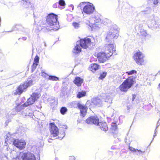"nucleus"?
Returning a JSON list of instances; mask_svg holds the SVG:
<instances>
[{
    "label": "nucleus",
    "mask_w": 160,
    "mask_h": 160,
    "mask_svg": "<svg viewBox=\"0 0 160 160\" xmlns=\"http://www.w3.org/2000/svg\"><path fill=\"white\" fill-rule=\"evenodd\" d=\"M47 23L42 25V29L48 31L52 30H57L59 28V22L58 21L57 15L51 13L47 16Z\"/></svg>",
    "instance_id": "obj_1"
},
{
    "label": "nucleus",
    "mask_w": 160,
    "mask_h": 160,
    "mask_svg": "<svg viewBox=\"0 0 160 160\" xmlns=\"http://www.w3.org/2000/svg\"><path fill=\"white\" fill-rule=\"evenodd\" d=\"M135 79V77H128L119 86V90L122 92H127L136 83Z\"/></svg>",
    "instance_id": "obj_2"
},
{
    "label": "nucleus",
    "mask_w": 160,
    "mask_h": 160,
    "mask_svg": "<svg viewBox=\"0 0 160 160\" xmlns=\"http://www.w3.org/2000/svg\"><path fill=\"white\" fill-rule=\"evenodd\" d=\"M33 84V80L32 79L27 80L18 85L14 93V95H21L23 92H25L27 89Z\"/></svg>",
    "instance_id": "obj_3"
},
{
    "label": "nucleus",
    "mask_w": 160,
    "mask_h": 160,
    "mask_svg": "<svg viewBox=\"0 0 160 160\" xmlns=\"http://www.w3.org/2000/svg\"><path fill=\"white\" fill-rule=\"evenodd\" d=\"M112 55V52L111 51H104L95 53V56L97 57L99 63H103L105 62Z\"/></svg>",
    "instance_id": "obj_4"
},
{
    "label": "nucleus",
    "mask_w": 160,
    "mask_h": 160,
    "mask_svg": "<svg viewBox=\"0 0 160 160\" xmlns=\"http://www.w3.org/2000/svg\"><path fill=\"white\" fill-rule=\"evenodd\" d=\"M91 42L89 38H85L81 39L79 42H77L76 45L73 50H81V48L83 49H90Z\"/></svg>",
    "instance_id": "obj_5"
},
{
    "label": "nucleus",
    "mask_w": 160,
    "mask_h": 160,
    "mask_svg": "<svg viewBox=\"0 0 160 160\" xmlns=\"http://www.w3.org/2000/svg\"><path fill=\"white\" fill-rule=\"evenodd\" d=\"M49 130L51 134L54 137L58 136V137L60 138H62L65 135V133L62 132L59 133V130L55 124L54 122L51 123L49 124Z\"/></svg>",
    "instance_id": "obj_6"
},
{
    "label": "nucleus",
    "mask_w": 160,
    "mask_h": 160,
    "mask_svg": "<svg viewBox=\"0 0 160 160\" xmlns=\"http://www.w3.org/2000/svg\"><path fill=\"white\" fill-rule=\"evenodd\" d=\"M119 30L117 26H113L107 34L106 39L108 41H111L113 38L117 39L118 36Z\"/></svg>",
    "instance_id": "obj_7"
},
{
    "label": "nucleus",
    "mask_w": 160,
    "mask_h": 160,
    "mask_svg": "<svg viewBox=\"0 0 160 160\" xmlns=\"http://www.w3.org/2000/svg\"><path fill=\"white\" fill-rule=\"evenodd\" d=\"M133 58L136 62L139 65H142L145 63L144 56L140 52L136 53L133 56Z\"/></svg>",
    "instance_id": "obj_8"
},
{
    "label": "nucleus",
    "mask_w": 160,
    "mask_h": 160,
    "mask_svg": "<svg viewBox=\"0 0 160 160\" xmlns=\"http://www.w3.org/2000/svg\"><path fill=\"white\" fill-rule=\"evenodd\" d=\"M102 20V16L99 14H96L94 16L90 19V21H84V22L86 24L88 25L90 28H92L93 24L95 22H100Z\"/></svg>",
    "instance_id": "obj_9"
},
{
    "label": "nucleus",
    "mask_w": 160,
    "mask_h": 160,
    "mask_svg": "<svg viewBox=\"0 0 160 160\" xmlns=\"http://www.w3.org/2000/svg\"><path fill=\"white\" fill-rule=\"evenodd\" d=\"M148 23V27L150 28L155 29H160V22L156 21L154 17L149 19Z\"/></svg>",
    "instance_id": "obj_10"
},
{
    "label": "nucleus",
    "mask_w": 160,
    "mask_h": 160,
    "mask_svg": "<svg viewBox=\"0 0 160 160\" xmlns=\"http://www.w3.org/2000/svg\"><path fill=\"white\" fill-rule=\"evenodd\" d=\"M20 156L22 160H36L35 155L31 152H20Z\"/></svg>",
    "instance_id": "obj_11"
},
{
    "label": "nucleus",
    "mask_w": 160,
    "mask_h": 160,
    "mask_svg": "<svg viewBox=\"0 0 160 160\" xmlns=\"http://www.w3.org/2000/svg\"><path fill=\"white\" fill-rule=\"evenodd\" d=\"M95 8L92 4L86 5L83 8L82 13L90 15L93 13L95 11Z\"/></svg>",
    "instance_id": "obj_12"
},
{
    "label": "nucleus",
    "mask_w": 160,
    "mask_h": 160,
    "mask_svg": "<svg viewBox=\"0 0 160 160\" xmlns=\"http://www.w3.org/2000/svg\"><path fill=\"white\" fill-rule=\"evenodd\" d=\"M13 144L19 149L22 150L25 148L26 142L22 140L15 139L13 142Z\"/></svg>",
    "instance_id": "obj_13"
},
{
    "label": "nucleus",
    "mask_w": 160,
    "mask_h": 160,
    "mask_svg": "<svg viewBox=\"0 0 160 160\" xmlns=\"http://www.w3.org/2000/svg\"><path fill=\"white\" fill-rule=\"evenodd\" d=\"M85 122L88 124L98 125L99 122V119L97 116H92L88 118L86 120Z\"/></svg>",
    "instance_id": "obj_14"
},
{
    "label": "nucleus",
    "mask_w": 160,
    "mask_h": 160,
    "mask_svg": "<svg viewBox=\"0 0 160 160\" xmlns=\"http://www.w3.org/2000/svg\"><path fill=\"white\" fill-rule=\"evenodd\" d=\"M88 104V101L86 103L84 106L79 103L78 104V107L80 110V114L83 117L85 116L87 113L88 108L86 106Z\"/></svg>",
    "instance_id": "obj_15"
},
{
    "label": "nucleus",
    "mask_w": 160,
    "mask_h": 160,
    "mask_svg": "<svg viewBox=\"0 0 160 160\" xmlns=\"http://www.w3.org/2000/svg\"><path fill=\"white\" fill-rule=\"evenodd\" d=\"M102 101L101 99L96 98L92 101L89 105V109L93 108L96 106L101 107L102 105Z\"/></svg>",
    "instance_id": "obj_16"
},
{
    "label": "nucleus",
    "mask_w": 160,
    "mask_h": 160,
    "mask_svg": "<svg viewBox=\"0 0 160 160\" xmlns=\"http://www.w3.org/2000/svg\"><path fill=\"white\" fill-rule=\"evenodd\" d=\"M88 68L90 71L94 73L101 68V66L97 63H92L90 65Z\"/></svg>",
    "instance_id": "obj_17"
},
{
    "label": "nucleus",
    "mask_w": 160,
    "mask_h": 160,
    "mask_svg": "<svg viewBox=\"0 0 160 160\" xmlns=\"http://www.w3.org/2000/svg\"><path fill=\"white\" fill-rule=\"evenodd\" d=\"M117 130L118 126L116 123L112 122L111 124V127L110 128V134L114 136L116 134V132Z\"/></svg>",
    "instance_id": "obj_18"
},
{
    "label": "nucleus",
    "mask_w": 160,
    "mask_h": 160,
    "mask_svg": "<svg viewBox=\"0 0 160 160\" xmlns=\"http://www.w3.org/2000/svg\"><path fill=\"white\" fill-rule=\"evenodd\" d=\"M39 61V58L36 56L34 58L33 63L31 66V72H33L36 69L37 66L38 65Z\"/></svg>",
    "instance_id": "obj_19"
},
{
    "label": "nucleus",
    "mask_w": 160,
    "mask_h": 160,
    "mask_svg": "<svg viewBox=\"0 0 160 160\" xmlns=\"http://www.w3.org/2000/svg\"><path fill=\"white\" fill-rule=\"evenodd\" d=\"M98 126L99 128L102 131H106L108 129L106 123L103 122H99Z\"/></svg>",
    "instance_id": "obj_20"
},
{
    "label": "nucleus",
    "mask_w": 160,
    "mask_h": 160,
    "mask_svg": "<svg viewBox=\"0 0 160 160\" xmlns=\"http://www.w3.org/2000/svg\"><path fill=\"white\" fill-rule=\"evenodd\" d=\"M83 81V79L81 78L77 77L73 80L74 83L78 86H80Z\"/></svg>",
    "instance_id": "obj_21"
},
{
    "label": "nucleus",
    "mask_w": 160,
    "mask_h": 160,
    "mask_svg": "<svg viewBox=\"0 0 160 160\" xmlns=\"http://www.w3.org/2000/svg\"><path fill=\"white\" fill-rule=\"evenodd\" d=\"M35 101L31 98L30 97L27 101L23 104L22 106L23 107H28L29 105H31L35 102Z\"/></svg>",
    "instance_id": "obj_22"
},
{
    "label": "nucleus",
    "mask_w": 160,
    "mask_h": 160,
    "mask_svg": "<svg viewBox=\"0 0 160 160\" xmlns=\"http://www.w3.org/2000/svg\"><path fill=\"white\" fill-rule=\"evenodd\" d=\"M105 49L108 50H115L116 46L114 44L108 43L105 45Z\"/></svg>",
    "instance_id": "obj_23"
},
{
    "label": "nucleus",
    "mask_w": 160,
    "mask_h": 160,
    "mask_svg": "<svg viewBox=\"0 0 160 160\" xmlns=\"http://www.w3.org/2000/svg\"><path fill=\"white\" fill-rule=\"evenodd\" d=\"M22 2L23 3V6L26 8L31 5L29 0H22Z\"/></svg>",
    "instance_id": "obj_24"
},
{
    "label": "nucleus",
    "mask_w": 160,
    "mask_h": 160,
    "mask_svg": "<svg viewBox=\"0 0 160 160\" xmlns=\"http://www.w3.org/2000/svg\"><path fill=\"white\" fill-rule=\"evenodd\" d=\"M86 92L85 91H82L78 92L77 95V97L78 98H80L84 97L86 95Z\"/></svg>",
    "instance_id": "obj_25"
},
{
    "label": "nucleus",
    "mask_w": 160,
    "mask_h": 160,
    "mask_svg": "<svg viewBox=\"0 0 160 160\" xmlns=\"http://www.w3.org/2000/svg\"><path fill=\"white\" fill-rule=\"evenodd\" d=\"M30 97L35 102L39 98V94L37 93L34 92L32 93Z\"/></svg>",
    "instance_id": "obj_26"
},
{
    "label": "nucleus",
    "mask_w": 160,
    "mask_h": 160,
    "mask_svg": "<svg viewBox=\"0 0 160 160\" xmlns=\"http://www.w3.org/2000/svg\"><path fill=\"white\" fill-rule=\"evenodd\" d=\"M47 79L51 81H56L59 80V78L55 76L49 75Z\"/></svg>",
    "instance_id": "obj_27"
},
{
    "label": "nucleus",
    "mask_w": 160,
    "mask_h": 160,
    "mask_svg": "<svg viewBox=\"0 0 160 160\" xmlns=\"http://www.w3.org/2000/svg\"><path fill=\"white\" fill-rule=\"evenodd\" d=\"M67 111L68 109L67 108L65 107H62L60 110V112L62 115L65 114Z\"/></svg>",
    "instance_id": "obj_28"
},
{
    "label": "nucleus",
    "mask_w": 160,
    "mask_h": 160,
    "mask_svg": "<svg viewBox=\"0 0 160 160\" xmlns=\"http://www.w3.org/2000/svg\"><path fill=\"white\" fill-rule=\"evenodd\" d=\"M140 32L142 36L144 37L146 36L147 34L146 31L143 29H141L140 31Z\"/></svg>",
    "instance_id": "obj_29"
},
{
    "label": "nucleus",
    "mask_w": 160,
    "mask_h": 160,
    "mask_svg": "<svg viewBox=\"0 0 160 160\" xmlns=\"http://www.w3.org/2000/svg\"><path fill=\"white\" fill-rule=\"evenodd\" d=\"M72 25L74 28L78 29L80 26V24L79 23L74 22L72 23Z\"/></svg>",
    "instance_id": "obj_30"
},
{
    "label": "nucleus",
    "mask_w": 160,
    "mask_h": 160,
    "mask_svg": "<svg viewBox=\"0 0 160 160\" xmlns=\"http://www.w3.org/2000/svg\"><path fill=\"white\" fill-rule=\"evenodd\" d=\"M126 73L128 75H130L133 74H136L137 73V71L135 70H133L127 72Z\"/></svg>",
    "instance_id": "obj_31"
},
{
    "label": "nucleus",
    "mask_w": 160,
    "mask_h": 160,
    "mask_svg": "<svg viewBox=\"0 0 160 160\" xmlns=\"http://www.w3.org/2000/svg\"><path fill=\"white\" fill-rule=\"evenodd\" d=\"M59 6L61 7H64L65 5V2L64 0H59L58 3Z\"/></svg>",
    "instance_id": "obj_32"
},
{
    "label": "nucleus",
    "mask_w": 160,
    "mask_h": 160,
    "mask_svg": "<svg viewBox=\"0 0 160 160\" xmlns=\"http://www.w3.org/2000/svg\"><path fill=\"white\" fill-rule=\"evenodd\" d=\"M147 149V148L146 147H144L143 148H142V150L137 149L136 151H138L140 153H144Z\"/></svg>",
    "instance_id": "obj_33"
},
{
    "label": "nucleus",
    "mask_w": 160,
    "mask_h": 160,
    "mask_svg": "<svg viewBox=\"0 0 160 160\" xmlns=\"http://www.w3.org/2000/svg\"><path fill=\"white\" fill-rule=\"evenodd\" d=\"M107 75V73L106 72H103L101 73L99 78L100 79H102L105 77Z\"/></svg>",
    "instance_id": "obj_34"
},
{
    "label": "nucleus",
    "mask_w": 160,
    "mask_h": 160,
    "mask_svg": "<svg viewBox=\"0 0 160 160\" xmlns=\"http://www.w3.org/2000/svg\"><path fill=\"white\" fill-rule=\"evenodd\" d=\"M41 76L44 78H46L47 79L48 76V75L46 73L42 71L41 72Z\"/></svg>",
    "instance_id": "obj_35"
},
{
    "label": "nucleus",
    "mask_w": 160,
    "mask_h": 160,
    "mask_svg": "<svg viewBox=\"0 0 160 160\" xmlns=\"http://www.w3.org/2000/svg\"><path fill=\"white\" fill-rule=\"evenodd\" d=\"M16 27V28L18 29L19 30L24 31V28L21 25H17Z\"/></svg>",
    "instance_id": "obj_36"
},
{
    "label": "nucleus",
    "mask_w": 160,
    "mask_h": 160,
    "mask_svg": "<svg viewBox=\"0 0 160 160\" xmlns=\"http://www.w3.org/2000/svg\"><path fill=\"white\" fill-rule=\"evenodd\" d=\"M52 7L54 8H58L60 9H61V7L59 6V5L58 2H56L53 4Z\"/></svg>",
    "instance_id": "obj_37"
},
{
    "label": "nucleus",
    "mask_w": 160,
    "mask_h": 160,
    "mask_svg": "<svg viewBox=\"0 0 160 160\" xmlns=\"http://www.w3.org/2000/svg\"><path fill=\"white\" fill-rule=\"evenodd\" d=\"M151 10V8L149 7H147L146 9L145 10L142 11L143 12H145V13H149L150 12V11Z\"/></svg>",
    "instance_id": "obj_38"
},
{
    "label": "nucleus",
    "mask_w": 160,
    "mask_h": 160,
    "mask_svg": "<svg viewBox=\"0 0 160 160\" xmlns=\"http://www.w3.org/2000/svg\"><path fill=\"white\" fill-rule=\"evenodd\" d=\"M129 149L130 150L133 152L136 151V149L131 147H129Z\"/></svg>",
    "instance_id": "obj_39"
},
{
    "label": "nucleus",
    "mask_w": 160,
    "mask_h": 160,
    "mask_svg": "<svg viewBox=\"0 0 160 160\" xmlns=\"http://www.w3.org/2000/svg\"><path fill=\"white\" fill-rule=\"evenodd\" d=\"M159 2L158 0H154L153 3L154 4L156 5L158 4Z\"/></svg>",
    "instance_id": "obj_40"
},
{
    "label": "nucleus",
    "mask_w": 160,
    "mask_h": 160,
    "mask_svg": "<svg viewBox=\"0 0 160 160\" xmlns=\"http://www.w3.org/2000/svg\"><path fill=\"white\" fill-rule=\"evenodd\" d=\"M69 160H75V158L74 156H70L69 157Z\"/></svg>",
    "instance_id": "obj_41"
},
{
    "label": "nucleus",
    "mask_w": 160,
    "mask_h": 160,
    "mask_svg": "<svg viewBox=\"0 0 160 160\" xmlns=\"http://www.w3.org/2000/svg\"><path fill=\"white\" fill-rule=\"evenodd\" d=\"M87 2H83L81 3L80 4V7H81L82 5L86 3Z\"/></svg>",
    "instance_id": "obj_42"
},
{
    "label": "nucleus",
    "mask_w": 160,
    "mask_h": 160,
    "mask_svg": "<svg viewBox=\"0 0 160 160\" xmlns=\"http://www.w3.org/2000/svg\"><path fill=\"white\" fill-rule=\"evenodd\" d=\"M70 7H72V10H74V7L73 5H70Z\"/></svg>",
    "instance_id": "obj_43"
},
{
    "label": "nucleus",
    "mask_w": 160,
    "mask_h": 160,
    "mask_svg": "<svg viewBox=\"0 0 160 160\" xmlns=\"http://www.w3.org/2000/svg\"><path fill=\"white\" fill-rule=\"evenodd\" d=\"M23 40H25L27 39V38L26 37H23L22 38Z\"/></svg>",
    "instance_id": "obj_44"
},
{
    "label": "nucleus",
    "mask_w": 160,
    "mask_h": 160,
    "mask_svg": "<svg viewBox=\"0 0 160 160\" xmlns=\"http://www.w3.org/2000/svg\"><path fill=\"white\" fill-rule=\"evenodd\" d=\"M78 51V52H74V53H80V52H81V51L80 50V51Z\"/></svg>",
    "instance_id": "obj_45"
},
{
    "label": "nucleus",
    "mask_w": 160,
    "mask_h": 160,
    "mask_svg": "<svg viewBox=\"0 0 160 160\" xmlns=\"http://www.w3.org/2000/svg\"><path fill=\"white\" fill-rule=\"evenodd\" d=\"M133 96H134L135 97V95H133Z\"/></svg>",
    "instance_id": "obj_46"
},
{
    "label": "nucleus",
    "mask_w": 160,
    "mask_h": 160,
    "mask_svg": "<svg viewBox=\"0 0 160 160\" xmlns=\"http://www.w3.org/2000/svg\"><path fill=\"white\" fill-rule=\"evenodd\" d=\"M20 39H20V38H19V39H18V40H20Z\"/></svg>",
    "instance_id": "obj_47"
},
{
    "label": "nucleus",
    "mask_w": 160,
    "mask_h": 160,
    "mask_svg": "<svg viewBox=\"0 0 160 160\" xmlns=\"http://www.w3.org/2000/svg\"><path fill=\"white\" fill-rule=\"evenodd\" d=\"M45 46H46L45 43Z\"/></svg>",
    "instance_id": "obj_48"
}]
</instances>
